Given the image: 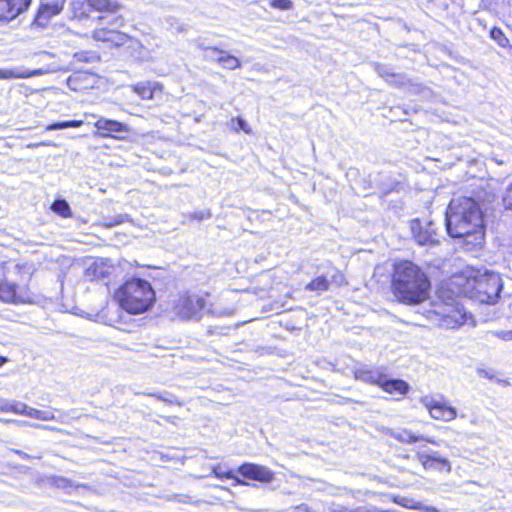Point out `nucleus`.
Masks as SVG:
<instances>
[{"label":"nucleus","instance_id":"nucleus-43","mask_svg":"<svg viewBox=\"0 0 512 512\" xmlns=\"http://www.w3.org/2000/svg\"><path fill=\"white\" fill-rule=\"evenodd\" d=\"M478 375H479V377H482V378H487V379L493 378V374L490 371L483 370V369L478 370Z\"/></svg>","mask_w":512,"mask_h":512},{"label":"nucleus","instance_id":"nucleus-35","mask_svg":"<svg viewBox=\"0 0 512 512\" xmlns=\"http://www.w3.org/2000/svg\"><path fill=\"white\" fill-rule=\"evenodd\" d=\"M74 59L78 62H96L99 57L93 52L81 51L74 54Z\"/></svg>","mask_w":512,"mask_h":512},{"label":"nucleus","instance_id":"nucleus-22","mask_svg":"<svg viewBox=\"0 0 512 512\" xmlns=\"http://www.w3.org/2000/svg\"><path fill=\"white\" fill-rule=\"evenodd\" d=\"M90 8L98 12L115 14L121 5L114 0H86Z\"/></svg>","mask_w":512,"mask_h":512},{"label":"nucleus","instance_id":"nucleus-4","mask_svg":"<svg viewBox=\"0 0 512 512\" xmlns=\"http://www.w3.org/2000/svg\"><path fill=\"white\" fill-rule=\"evenodd\" d=\"M172 312L180 320H200L207 312L213 316H230L233 308H222L216 305L207 307L206 298L196 293H182L173 301Z\"/></svg>","mask_w":512,"mask_h":512},{"label":"nucleus","instance_id":"nucleus-48","mask_svg":"<svg viewBox=\"0 0 512 512\" xmlns=\"http://www.w3.org/2000/svg\"><path fill=\"white\" fill-rule=\"evenodd\" d=\"M207 50H210L212 52L224 53V51L218 50L217 48H207Z\"/></svg>","mask_w":512,"mask_h":512},{"label":"nucleus","instance_id":"nucleus-44","mask_svg":"<svg viewBox=\"0 0 512 512\" xmlns=\"http://www.w3.org/2000/svg\"><path fill=\"white\" fill-rule=\"evenodd\" d=\"M31 427L34 428H42V429H49V430H55V428L46 426V425H40V424H30Z\"/></svg>","mask_w":512,"mask_h":512},{"label":"nucleus","instance_id":"nucleus-41","mask_svg":"<svg viewBox=\"0 0 512 512\" xmlns=\"http://www.w3.org/2000/svg\"><path fill=\"white\" fill-rule=\"evenodd\" d=\"M111 26L120 28L124 24V18L121 15L115 16L109 22Z\"/></svg>","mask_w":512,"mask_h":512},{"label":"nucleus","instance_id":"nucleus-15","mask_svg":"<svg viewBox=\"0 0 512 512\" xmlns=\"http://www.w3.org/2000/svg\"><path fill=\"white\" fill-rule=\"evenodd\" d=\"M416 458L424 469H447V471L451 469L450 462L446 458L441 457L437 452H418Z\"/></svg>","mask_w":512,"mask_h":512},{"label":"nucleus","instance_id":"nucleus-26","mask_svg":"<svg viewBox=\"0 0 512 512\" xmlns=\"http://www.w3.org/2000/svg\"><path fill=\"white\" fill-rule=\"evenodd\" d=\"M51 484L58 488L62 489L66 492H69L70 489L78 488V487H85L83 484H76L73 481L69 480L68 478L62 477V476H54L51 478Z\"/></svg>","mask_w":512,"mask_h":512},{"label":"nucleus","instance_id":"nucleus-50","mask_svg":"<svg viewBox=\"0 0 512 512\" xmlns=\"http://www.w3.org/2000/svg\"><path fill=\"white\" fill-rule=\"evenodd\" d=\"M15 269H16L17 271H20V266H19V265H16V266H15Z\"/></svg>","mask_w":512,"mask_h":512},{"label":"nucleus","instance_id":"nucleus-11","mask_svg":"<svg viewBox=\"0 0 512 512\" xmlns=\"http://www.w3.org/2000/svg\"><path fill=\"white\" fill-rule=\"evenodd\" d=\"M0 300L7 303H26L30 296L24 288H19L15 283L7 280L0 283Z\"/></svg>","mask_w":512,"mask_h":512},{"label":"nucleus","instance_id":"nucleus-12","mask_svg":"<svg viewBox=\"0 0 512 512\" xmlns=\"http://www.w3.org/2000/svg\"><path fill=\"white\" fill-rule=\"evenodd\" d=\"M65 2L66 0L42 2L34 19V23L38 26L45 27L52 17L61 13Z\"/></svg>","mask_w":512,"mask_h":512},{"label":"nucleus","instance_id":"nucleus-10","mask_svg":"<svg viewBox=\"0 0 512 512\" xmlns=\"http://www.w3.org/2000/svg\"><path fill=\"white\" fill-rule=\"evenodd\" d=\"M94 126L97 129L96 133L103 138L113 137L116 139H122V134L129 131L126 124L103 117L99 118L95 122Z\"/></svg>","mask_w":512,"mask_h":512},{"label":"nucleus","instance_id":"nucleus-24","mask_svg":"<svg viewBox=\"0 0 512 512\" xmlns=\"http://www.w3.org/2000/svg\"><path fill=\"white\" fill-rule=\"evenodd\" d=\"M212 474L219 479H234L237 485H248V483L235 476L232 470H229L225 465L218 464L212 467Z\"/></svg>","mask_w":512,"mask_h":512},{"label":"nucleus","instance_id":"nucleus-46","mask_svg":"<svg viewBox=\"0 0 512 512\" xmlns=\"http://www.w3.org/2000/svg\"><path fill=\"white\" fill-rule=\"evenodd\" d=\"M6 362H7V358L0 356V367L3 366Z\"/></svg>","mask_w":512,"mask_h":512},{"label":"nucleus","instance_id":"nucleus-25","mask_svg":"<svg viewBox=\"0 0 512 512\" xmlns=\"http://www.w3.org/2000/svg\"><path fill=\"white\" fill-rule=\"evenodd\" d=\"M28 417L42 421H50L55 419V415L50 410H38L26 405L25 414Z\"/></svg>","mask_w":512,"mask_h":512},{"label":"nucleus","instance_id":"nucleus-20","mask_svg":"<svg viewBox=\"0 0 512 512\" xmlns=\"http://www.w3.org/2000/svg\"><path fill=\"white\" fill-rule=\"evenodd\" d=\"M45 73L42 69L26 70L23 68L0 69V79H26L30 77L40 76Z\"/></svg>","mask_w":512,"mask_h":512},{"label":"nucleus","instance_id":"nucleus-40","mask_svg":"<svg viewBox=\"0 0 512 512\" xmlns=\"http://www.w3.org/2000/svg\"><path fill=\"white\" fill-rule=\"evenodd\" d=\"M211 212L210 210H200V211H196L192 214V218L193 219H196L198 221H202V220H205V219H209L211 218Z\"/></svg>","mask_w":512,"mask_h":512},{"label":"nucleus","instance_id":"nucleus-5","mask_svg":"<svg viewBox=\"0 0 512 512\" xmlns=\"http://www.w3.org/2000/svg\"><path fill=\"white\" fill-rule=\"evenodd\" d=\"M502 288V279L498 273L477 271L466 278L463 293L479 303L494 304Z\"/></svg>","mask_w":512,"mask_h":512},{"label":"nucleus","instance_id":"nucleus-28","mask_svg":"<svg viewBox=\"0 0 512 512\" xmlns=\"http://www.w3.org/2000/svg\"><path fill=\"white\" fill-rule=\"evenodd\" d=\"M26 404L17 401H6L0 405V410L4 412H13L15 414L24 415Z\"/></svg>","mask_w":512,"mask_h":512},{"label":"nucleus","instance_id":"nucleus-37","mask_svg":"<svg viewBox=\"0 0 512 512\" xmlns=\"http://www.w3.org/2000/svg\"><path fill=\"white\" fill-rule=\"evenodd\" d=\"M272 6L281 10H288L292 8L290 0H273Z\"/></svg>","mask_w":512,"mask_h":512},{"label":"nucleus","instance_id":"nucleus-36","mask_svg":"<svg viewBox=\"0 0 512 512\" xmlns=\"http://www.w3.org/2000/svg\"><path fill=\"white\" fill-rule=\"evenodd\" d=\"M491 335L497 337V338H500L504 341H511L512 340V330H509V331H505V330H501V331H491L490 332Z\"/></svg>","mask_w":512,"mask_h":512},{"label":"nucleus","instance_id":"nucleus-29","mask_svg":"<svg viewBox=\"0 0 512 512\" xmlns=\"http://www.w3.org/2000/svg\"><path fill=\"white\" fill-rule=\"evenodd\" d=\"M227 126L229 127L230 130H233L235 132H239L240 130H242L246 134H251L252 133L251 127L248 125L246 120H244L241 117L232 118L227 123Z\"/></svg>","mask_w":512,"mask_h":512},{"label":"nucleus","instance_id":"nucleus-30","mask_svg":"<svg viewBox=\"0 0 512 512\" xmlns=\"http://www.w3.org/2000/svg\"><path fill=\"white\" fill-rule=\"evenodd\" d=\"M83 125L82 120H70V121H63V122H55L52 124H49L46 126V131H53V130H61L66 128H78Z\"/></svg>","mask_w":512,"mask_h":512},{"label":"nucleus","instance_id":"nucleus-18","mask_svg":"<svg viewBox=\"0 0 512 512\" xmlns=\"http://www.w3.org/2000/svg\"><path fill=\"white\" fill-rule=\"evenodd\" d=\"M467 313L459 306L450 307L443 313L442 325L447 328H455L467 321Z\"/></svg>","mask_w":512,"mask_h":512},{"label":"nucleus","instance_id":"nucleus-2","mask_svg":"<svg viewBox=\"0 0 512 512\" xmlns=\"http://www.w3.org/2000/svg\"><path fill=\"white\" fill-rule=\"evenodd\" d=\"M430 281L422 269L411 261L394 264L391 288L396 299L414 305L429 297Z\"/></svg>","mask_w":512,"mask_h":512},{"label":"nucleus","instance_id":"nucleus-9","mask_svg":"<svg viewBox=\"0 0 512 512\" xmlns=\"http://www.w3.org/2000/svg\"><path fill=\"white\" fill-rule=\"evenodd\" d=\"M237 472L244 478L258 481L261 483H270L274 480V472L266 466L246 462L240 465Z\"/></svg>","mask_w":512,"mask_h":512},{"label":"nucleus","instance_id":"nucleus-7","mask_svg":"<svg viewBox=\"0 0 512 512\" xmlns=\"http://www.w3.org/2000/svg\"><path fill=\"white\" fill-rule=\"evenodd\" d=\"M420 402L428 410L429 415L435 420L450 422L457 417L456 409L450 406L446 401L424 396L420 399Z\"/></svg>","mask_w":512,"mask_h":512},{"label":"nucleus","instance_id":"nucleus-23","mask_svg":"<svg viewBox=\"0 0 512 512\" xmlns=\"http://www.w3.org/2000/svg\"><path fill=\"white\" fill-rule=\"evenodd\" d=\"M131 88L142 99L150 100L153 99L155 91L159 89V84L156 82H140L131 85Z\"/></svg>","mask_w":512,"mask_h":512},{"label":"nucleus","instance_id":"nucleus-47","mask_svg":"<svg viewBox=\"0 0 512 512\" xmlns=\"http://www.w3.org/2000/svg\"><path fill=\"white\" fill-rule=\"evenodd\" d=\"M16 453H17V454H19V455H20L22 458H24V459H25V458H29V456H28L26 453H24V452L16 451Z\"/></svg>","mask_w":512,"mask_h":512},{"label":"nucleus","instance_id":"nucleus-39","mask_svg":"<svg viewBox=\"0 0 512 512\" xmlns=\"http://www.w3.org/2000/svg\"><path fill=\"white\" fill-rule=\"evenodd\" d=\"M87 75H88L87 73H82V72L74 73L73 75H71L68 78L69 87L76 90L77 88L74 86V84H76L82 77H85Z\"/></svg>","mask_w":512,"mask_h":512},{"label":"nucleus","instance_id":"nucleus-6","mask_svg":"<svg viewBox=\"0 0 512 512\" xmlns=\"http://www.w3.org/2000/svg\"><path fill=\"white\" fill-rule=\"evenodd\" d=\"M411 232L419 245L436 246L440 243L438 227L433 221L414 219L411 222Z\"/></svg>","mask_w":512,"mask_h":512},{"label":"nucleus","instance_id":"nucleus-32","mask_svg":"<svg viewBox=\"0 0 512 512\" xmlns=\"http://www.w3.org/2000/svg\"><path fill=\"white\" fill-rule=\"evenodd\" d=\"M217 62L221 64L224 68L230 70H235L241 66L239 59L229 54L220 56L219 58H217Z\"/></svg>","mask_w":512,"mask_h":512},{"label":"nucleus","instance_id":"nucleus-16","mask_svg":"<svg viewBox=\"0 0 512 512\" xmlns=\"http://www.w3.org/2000/svg\"><path fill=\"white\" fill-rule=\"evenodd\" d=\"M372 66L375 72L380 77L385 79V81L390 85H393L395 87H404L409 82V80L404 74L394 73L392 69L386 65L376 62L373 63Z\"/></svg>","mask_w":512,"mask_h":512},{"label":"nucleus","instance_id":"nucleus-17","mask_svg":"<svg viewBox=\"0 0 512 512\" xmlns=\"http://www.w3.org/2000/svg\"><path fill=\"white\" fill-rule=\"evenodd\" d=\"M92 37L96 41L108 42L114 46H122L128 40V36L126 34L121 33L115 29L106 28L94 30Z\"/></svg>","mask_w":512,"mask_h":512},{"label":"nucleus","instance_id":"nucleus-27","mask_svg":"<svg viewBox=\"0 0 512 512\" xmlns=\"http://www.w3.org/2000/svg\"><path fill=\"white\" fill-rule=\"evenodd\" d=\"M329 281L328 279L325 277V276H319L317 278H315L314 280H312L311 282H309L306 286H305V289L308 290V291H315L317 293H322V292H325L329 289Z\"/></svg>","mask_w":512,"mask_h":512},{"label":"nucleus","instance_id":"nucleus-33","mask_svg":"<svg viewBox=\"0 0 512 512\" xmlns=\"http://www.w3.org/2000/svg\"><path fill=\"white\" fill-rule=\"evenodd\" d=\"M142 394L154 397V398H156V399H158L160 401H163L165 403H168V404H176L178 406H182L183 405V403L181 401H179L176 396H174L173 394H171L169 392H164V393H142Z\"/></svg>","mask_w":512,"mask_h":512},{"label":"nucleus","instance_id":"nucleus-49","mask_svg":"<svg viewBox=\"0 0 512 512\" xmlns=\"http://www.w3.org/2000/svg\"><path fill=\"white\" fill-rule=\"evenodd\" d=\"M428 512H438V510L435 507H429L427 508Z\"/></svg>","mask_w":512,"mask_h":512},{"label":"nucleus","instance_id":"nucleus-34","mask_svg":"<svg viewBox=\"0 0 512 512\" xmlns=\"http://www.w3.org/2000/svg\"><path fill=\"white\" fill-rule=\"evenodd\" d=\"M490 37L497 42L500 47H507L509 44L508 38L505 36L500 28L493 27L490 31Z\"/></svg>","mask_w":512,"mask_h":512},{"label":"nucleus","instance_id":"nucleus-42","mask_svg":"<svg viewBox=\"0 0 512 512\" xmlns=\"http://www.w3.org/2000/svg\"><path fill=\"white\" fill-rule=\"evenodd\" d=\"M54 145L52 142L50 141H43V142H39V143H30L27 145L28 148H37L39 146H52Z\"/></svg>","mask_w":512,"mask_h":512},{"label":"nucleus","instance_id":"nucleus-31","mask_svg":"<svg viewBox=\"0 0 512 512\" xmlns=\"http://www.w3.org/2000/svg\"><path fill=\"white\" fill-rule=\"evenodd\" d=\"M51 209L62 217H69L71 215V209L69 204L64 199H57L53 202Z\"/></svg>","mask_w":512,"mask_h":512},{"label":"nucleus","instance_id":"nucleus-19","mask_svg":"<svg viewBox=\"0 0 512 512\" xmlns=\"http://www.w3.org/2000/svg\"><path fill=\"white\" fill-rule=\"evenodd\" d=\"M379 387L386 393L400 396L406 395L410 390V385L406 381L402 379H388L386 374H384Z\"/></svg>","mask_w":512,"mask_h":512},{"label":"nucleus","instance_id":"nucleus-1","mask_svg":"<svg viewBox=\"0 0 512 512\" xmlns=\"http://www.w3.org/2000/svg\"><path fill=\"white\" fill-rule=\"evenodd\" d=\"M446 230L453 238H465L479 245L484 239L483 214L479 204L470 197L452 198L446 211Z\"/></svg>","mask_w":512,"mask_h":512},{"label":"nucleus","instance_id":"nucleus-13","mask_svg":"<svg viewBox=\"0 0 512 512\" xmlns=\"http://www.w3.org/2000/svg\"><path fill=\"white\" fill-rule=\"evenodd\" d=\"M32 0H0V21H11L28 9Z\"/></svg>","mask_w":512,"mask_h":512},{"label":"nucleus","instance_id":"nucleus-45","mask_svg":"<svg viewBox=\"0 0 512 512\" xmlns=\"http://www.w3.org/2000/svg\"><path fill=\"white\" fill-rule=\"evenodd\" d=\"M165 419H166L168 422L175 423V419H177V417L169 416V417H165Z\"/></svg>","mask_w":512,"mask_h":512},{"label":"nucleus","instance_id":"nucleus-38","mask_svg":"<svg viewBox=\"0 0 512 512\" xmlns=\"http://www.w3.org/2000/svg\"><path fill=\"white\" fill-rule=\"evenodd\" d=\"M503 205L506 209L512 210V184L506 190L503 197Z\"/></svg>","mask_w":512,"mask_h":512},{"label":"nucleus","instance_id":"nucleus-14","mask_svg":"<svg viewBox=\"0 0 512 512\" xmlns=\"http://www.w3.org/2000/svg\"><path fill=\"white\" fill-rule=\"evenodd\" d=\"M353 374L355 379L359 381L379 386L385 373L382 369L360 364L354 368Z\"/></svg>","mask_w":512,"mask_h":512},{"label":"nucleus","instance_id":"nucleus-8","mask_svg":"<svg viewBox=\"0 0 512 512\" xmlns=\"http://www.w3.org/2000/svg\"><path fill=\"white\" fill-rule=\"evenodd\" d=\"M117 268L109 259H97L92 261L85 269V277L90 280L102 281L108 284Z\"/></svg>","mask_w":512,"mask_h":512},{"label":"nucleus","instance_id":"nucleus-21","mask_svg":"<svg viewBox=\"0 0 512 512\" xmlns=\"http://www.w3.org/2000/svg\"><path fill=\"white\" fill-rule=\"evenodd\" d=\"M389 435L393 437L395 440L404 444H412L421 440H425L431 444H436L434 440L430 438H425L424 436L416 435L408 429H401L397 431L391 430L389 431Z\"/></svg>","mask_w":512,"mask_h":512},{"label":"nucleus","instance_id":"nucleus-3","mask_svg":"<svg viewBox=\"0 0 512 512\" xmlns=\"http://www.w3.org/2000/svg\"><path fill=\"white\" fill-rule=\"evenodd\" d=\"M114 297L127 312L140 314L151 308L155 301V292L148 281L131 278L117 289Z\"/></svg>","mask_w":512,"mask_h":512}]
</instances>
